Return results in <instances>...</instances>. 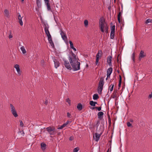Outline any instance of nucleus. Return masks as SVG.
Listing matches in <instances>:
<instances>
[{
  "label": "nucleus",
  "instance_id": "nucleus-1",
  "mask_svg": "<svg viewBox=\"0 0 152 152\" xmlns=\"http://www.w3.org/2000/svg\"><path fill=\"white\" fill-rule=\"evenodd\" d=\"M78 58L75 55L72 53V55L69 56L68 59L72 66L73 71H76L80 69V63L78 61Z\"/></svg>",
  "mask_w": 152,
  "mask_h": 152
},
{
  "label": "nucleus",
  "instance_id": "nucleus-2",
  "mask_svg": "<svg viewBox=\"0 0 152 152\" xmlns=\"http://www.w3.org/2000/svg\"><path fill=\"white\" fill-rule=\"evenodd\" d=\"M99 24L100 29L102 32H105L107 34L108 33V27L103 17H102L100 18Z\"/></svg>",
  "mask_w": 152,
  "mask_h": 152
},
{
  "label": "nucleus",
  "instance_id": "nucleus-3",
  "mask_svg": "<svg viewBox=\"0 0 152 152\" xmlns=\"http://www.w3.org/2000/svg\"><path fill=\"white\" fill-rule=\"evenodd\" d=\"M11 111L13 115L15 118L18 116V115L14 106L12 104H10Z\"/></svg>",
  "mask_w": 152,
  "mask_h": 152
},
{
  "label": "nucleus",
  "instance_id": "nucleus-4",
  "mask_svg": "<svg viewBox=\"0 0 152 152\" xmlns=\"http://www.w3.org/2000/svg\"><path fill=\"white\" fill-rule=\"evenodd\" d=\"M44 30L45 31V33L47 35L48 37H50L51 36L50 32L49 31V26L48 24L47 23H44Z\"/></svg>",
  "mask_w": 152,
  "mask_h": 152
},
{
  "label": "nucleus",
  "instance_id": "nucleus-5",
  "mask_svg": "<svg viewBox=\"0 0 152 152\" xmlns=\"http://www.w3.org/2000/svg\"><path fill=\"white\" fill-rule=\"evenodd\" d=\"M102 52L101 50L98 51V53L96 56V65H97L99 63V60L102 56Z\"/></svg>",
  "mask_w": 152,
  "mask_h": 152
},
{
  "label": "nucleus",
  "instance_id": "nucleus-6",
  "mask_svg": "<svg viewBox=\"0 0 152 152\" xmlns=\"http://www.w3.org/2000/svg\"><path fill=\"white\" fill-rule=\"evenodd\" d=\"M46 129L50 135H53L55 134V129L54 127H51L49 126L47 127Z\"/></svg>",
  "mask_w": 152,
  "mask_h": 152
},
{
  "label": "nucleus",
  "instance_id": "nucleus-7",
  "mask_svg": "<svg viewBox=\"0 0 152 152\" xmlns=\"http://www.w3.org/2000/svg\"><path fill=\"white\" fill-rule=\"evenodd\" d=\"M64 61V65L65 67L68 69L71 70L72 69V67L70 64L69 63L68 61H66L64 59H63Z\"/></svg>",
  "mask_w": 152,
  "mask_h": 152
},
{
  "label": "nucleus",
  "instance_id": "nucleus-8",
  "mask_svg": "<svg viewBox=\"0 0 152 152\" xmlns=\"http://www.w3.org/2000/svg\"><path fill=\"white\" fill-rule=\"evenodd\" d=\"M60 34L61 37L65 42H67V37L64 32L61 30Z\"/></svg>",
  "mask_w": 152,
  "mask_h": 152
},
{
  "label": "nucleus",
  "instance_id": "nucleus-9",
  "mask_svg": "<svg viewBox=\"0 0 152 152\" xmlns=\"http://www.w3.org/2000/svg\"><path fill=\"white\" fill-rule=\"evenodd\" d=\"M104 79L103 77H101L100 80V81L99 83V87L103 88L104 85Z\"/></svg>",
  "mask_w": 152,
  "mask_h": 152
},
{
  "label": "nucleus",
  "instance_id": "nucleus-10",
  "mask_svg": "<svg viewBox=\"0 0 152 152\" xmlns=\"http://www.w3.org/2000/svg\"><path fill=\"white\" fill-rule=\"evenodd\" d=\"M53 62H54L55 67L56 68H57L59 67L60 65V63L59 61L56 59H55L53 60Z\"/></svg>",
  "mask_w": 152,
  "mask_h": 152
},
{
  "label": "nucleus",
  "instance_id": "nucleus-11",
  "mask_svg": "<svg viewBox=\"0 0 152 152\" xmlns=\"http://www.w3.org/2000/svg\"><path fill=\"white\" fill-rule=\"evenodd\" d=\"M14 67L16 69L18 75H20L21 74V72L20 69L19 65L16 64L15 65Z\"/></svg>",
  "mask_w": 152,
  "mask_h": 152
},
{
  "label": "nucleus",
  "instance_id": "nucleus-12",
  "mask_svg": "<svg viewBox=\"0 0 152 152\" xmlns=\"http://www.w3.org/2000/svg\"><path fill=\"white\" fill-rule=\"evenodd\" d=\"M112 58V56H108L107 58V62L110 66H112L111 63Z\"/></svg>",
  "mask_w": 152,
  "mask_h": 152
},
{
  "label": "nucleus",
  "instance_id": "nucleus-13",
  "mask_svg": "<svg viewBox=\"0 0 152 152\" xmlns=\"http://www.w3.org/2000/svg\"><path fill=\"white\" fill-rule=\"evenodd\" d=\"M113 71V68L112 67H110L108 68L107 71V77H110V75L112 73Z\"/></svg>",
  "mask_w": 152,
  "mask_h": 152
},
{
  "label": "nucleus",
  "instance_id": "nucleus-14",
  "mask_svg": "<svg viewBox=\"0 0 152 152\" xmlns=\"http://www.w3.org/2000/svg\"><path fill=\"white\" fill-rule=\"evenodd\" d=\"M145 56V55L144 54V51L143 50H141L139 55V60H141L142 58H144Z\"/></svg>",
  "mask_w": 152,
  "mask_h": 152
},
{
  "label": "nucleus",
  "instance_id": "nucleus-15",
  "mask_svg": "<svg viewBox=\"0 0 152 152\" xmlns=\"http://www.w3.org/2000/svg\"><path fill=\"white\" fill-rule=\"evenodd\" d=\"M95 141L96 142H97L99 140L102 133L98 134L97 133H95Z\"/></svg>",
  "mask_w": 152,
  "mask_h": 152
},
{
  "label": "nucleus",
  "instance_id": "nucleus-16",
  "mask_svg": "<svg viewBox=\"0 0 152 152\" xmlns=\"http://www.w3.org/2000/svg\"><path fill=\"white\" fill-rule=\"evenodd\" d=\"M22 18L23 17H21V15L20 14L18 15V19L19 20V23L21 26H23V21L22 20Z\"/></svg>",
  "mask_w": 152,
  "mask_h": 152
},
{
  "label": "nucleus",
  "instance_id": "nucleus-17",
  "mask_svg": "<svg viewBox=\"0 0 152 152\" xmlns=\"http://www.w3.org/2000/svg\"><path fill=\"white\" fill-rule=\"evenodd\" d=\"M103 115L104 113L100 111L98 113L97 115L98 118L102 119L103 118Z\"/></svg>",
  "mask_w": 152,
  "mask_h": 152
},
{
  "label": "nucleus",
  "instance_id": "nucleus-18",
  "mask_svg": "<svg viewBox=\"0 0 152 152\" xmlns=\"http://www.w3.org/2000/svg\"><path fill=\"white\" fill-rule=\"evenodd\" d=\"M4 15L7 18H9L10 17L9 12L8 10L5 9L4 11Z\"/></svg>",
  "mask_w": 152,
  "mask_h": 152
},
{
  "label": "nucleus",
  "instance_id": "nucleus-19",
  "mask_svg": "<svg viewBox=\"0 0 152 152\" xmlns=\"http://www.w3.org/2000/svg\"><path fill=\"white\" fill-rule=\"evenodd\" d=\"M69 121H67L66 123H64L62 125H61L60 127L58 128L59 129H62L64 127H65L69 123Z\"/></svg>",
  "mask_w": 152,
  "mask_h": 152
},
{
  "label": "nucleus",
  "instance_id": "nucleus-20",
  "mask_svg": "<svg viewBox=\"0 0 152 152\" xmlns=\"http://www.w3.org/2000/svg\"><path fill=\"white\" fill-rule=\"evenodd\" d=\"M41 148L42 150H45L46 148V145L44 142H42L41 144Z\"/></svg>",
  "mask_w": 152,
  "mask_h": 152
},
{
  "label": "nucleus",
  "instance_id": "nucleus-21",
  "mask_svg": "<svg viewBox=\"0 0 152 152\" xmlns=\"http://www.w3.org/2000/svg\"><path fill=\"white\" fill-rule=\"evenodd\" d=\"M122 12V9L121 10V12H120L118 13V22L120 23H121V20L120 17L121 16Z\"/></svg>",
  "mask_w": 152,
  "mask_h": 152
},
{
  "label": "nucleus",
  "instance_id": "nucleus-22",
  "mask_svg": "<svg viewBox=\"0 0 152 152\" xmlns=\"http://www.w3.org/2000/svg\"><path fill=\"white\" fill-rule=\"evenodd\" d=\"M36 3L38 8L41 7V3L40 0H36Z\"/></svg>",
  "mask_w": 152,
  "mask_h": 152
},
{
  "label": "nucleus",
  "instance_id": "nucleus-23",
  "mask_svg": "<svg viewBox=\"0 0 152 152\" xmlns=\"http://www.w3.org/2000/svg\"><path fill=\"white\" fill-rule=\"evenodd\" d=\"M77 108L79 110H81L83 108V106L81 103H79L78 104L77 106Z\"/></svg>",
  "mask_w": 152,
  "mask_h": 152
},
{
  "label": "nucleus",
  "instance_id": "nucleus-24",
  "mask_svg": "<svg viewBox=\"0 0 152 152\" xmlns=\"http://www.w3.org/2000/svg\"><path fill=\"white\" fill-rule=\"evenodd\" d=\"M45 4L46 5L47 7V8L48 11H50L51 10L49 2H47L45 3Z\"/></svg>",
  "mask_w": 152,
  "mask_h": 152
},
{
  "label": "nucleus",
  "instance_id": "nucleus-25",
  "mask_svg": "<svg viewBox=\"0 0 152 152\" xmlns=\"http://www.w3.org/2000/svg\"><path fill=\"white\" fill-rule=\"evenodd\" d=\"M99 98L98 95L97 94H94L93 96V99L94 100H97Z\"/></svg>",
  "mask_w": 152,
  "mask_h": 152
},
{
  "label": "nucleus",
  "instance_id": "nucleus-26",
  "mask_svg": "<svg viewBox=\"0 0 152 152\" xmlns=\"http://www.w3.org/2000/svg\"><path fill=\"white\" fill-rule=\"evenodd\" d=\"M20 50L22 51V53L23 54H25L26 53V50L24 46L21 47L20 48Z\"/></svg>",
  "mask_w": 152,
  "mask_h": 152
},
{
  "label": "nucleus",
  "instance_id": "nucleus-27",
  "mask_svg": "<svg viewBox=\"0 0 152 152\" xmlns=\"http://www.w3.org/2000/svg\"><path fill=\"white\" fill-rule=\"evenodd\" d=\"M103 89V88L100 87H98L97 88L98 92L99 94H100L102 93V91Z\"/></svg>",
  "mask_w": 152,
  "mask_h": 152
},
{
  "label": "nucleus",
  "instance_id": "nucleus-28",
  "mask_svg": "<svg viewBox=\"0 0 152 152\" xmlns=\"http://www.w3.org/2000/svg\"><path fill=\"white\" fill-rule=\"evenodd\" d=\"M115 36V32H111L110 37V39H113Z\"/></svg>",
  "mask_w": 152,
  "mask_h": 152
},
{
  "label": "nucleus",
  "instance_id": "nucleus-29",
  "mask_svg": "<svg viewBox=\"0 0 152 152\" xmlns=\"http://www.w3.org/2000/svg\"><path fill=\"white\" fill-rule=\"evenodd\" d=\"M121 75H119V83L118 84V86L119 87H121Z\"/></svg>",
  "mask_w": 152,
  "mask_h": 152
},
{
  "label": "nucleus",
  "instance_id": "nucleus-30",
  "mask_svg": "<svg viewBox=\"0 0 152 152\" xmlns=\"http://www.w3.org/2000/svg\"><path fill=\"white\" fill-rule=\"evenodd\" d=\"M114 86V84H111L110 86V88H109V90H110V91L111 92H112L113 90Z\"/></svg>",
  "mask_w": 152,
  "mask_h": 152
},
{
  "label": "nucleus",
  "instance_id": "nucleus-31",
  "mask_svg": "<svg viewBox=\"0 0 152 152\" xmlns=\"http://www.w3.org/2000/svg\"><path fill=\"white\" fill-rule=\"evenodd\" d=\"M101 108L102 107H101V106L99 107H93L92 108H91V109H96L98 111H100L101 110Z\"/></svg>",
  "mask_w": 152,
  "mask_h": 152
},
{
  "label": "nucleus",
  "instance_id": "nucleus-32",
  "mask_svg": "<svg viewBox=\"0 0 152 152\" xmlns=\"http://www.w3.org/2000/svg\"><path fill=\"white\" fill-rule=\"evenodd\" d=\"M149 23H152V19L150 18H148L147 19L145 22L146 24H148Z\"/></svg>",
  "mask_w": 152,
  "mask_h": 152
},
{
  "label": "nucleus",
  "instance_id": "nucleus-33",
  "mask_svg": "<svg viewBox=\"0 0 152 152\" xmlns=\"http://www.w3.org/2000/svg\"><path fill=\"white\" fill-rule=\"evenodd\" d=\"M116 91H114L113 92V96H112V98L113 99H114L115 98L116 96H117V94H116Z\"/></svg>",
  "mask_w": 152,
  "mask_h": 152
},
{
  "label": "nucleus",
  "instance_id": "nucleus-34",
  "mask_svg": "<svg viewBox=\"0 0 152 152\" xmlns=\"http://www.w3.org/2000/svg\"><path fill=\"white\" fill-rule=\"evenodd\" d=\"M84 24L86 27H87L88 25V21L87 20H86L84 21Z\"/></svg>",
  "mask_w": 152,
  "mask_h": 152
},
{
  "label": "nucleus",
  "instance_id": "nucleus-35",
  "mask_svg": "<svg viewBox=\"0 0 152 152\" xmlns=\"http://www.w3.org/2000/svg\"><path fill=\"white\" fill-rule=\"evenodd\" d=\"M111 32H115V26L113 25L111 27Z\"/></svg>",
  "mask_w": 152,
  "mask_h": 152
},
{
  "label": "nucleus",
  "instance_id": "nucleus-36",
  "mask_svg": "<svg viewBox=\"0 0 152 152\" xmlns=\"http://www.w3.org/2000/svg\"><path fill=\"white\" fill-rule=\"evenodd\" d=\"M48 39L49 41V43H51L52 42H53V41L52 39L51 36H50V37H48Z\"/></svg>",
  "mask_w": 152,
  "mask_h": 152
},
{
  "label": "nucleus",
  "instance_id": "nucleus-37",
  "mask_svg": "<svg viewBox=\"0 0 152 152\" xmlns=\"http://www.w3.org/2000/svg\"><path fill=\"white\" fill-rule=\"evenodd\" d=\"M79 148L78 147H76L73 149V152H77L79 150Z\"/></svg>",
  "mask_w": 152,
  "mask_h": 152
},
{
  "label": "nucleus",
  "instance_id": "nucleus-38",
  "mask_svg": "<svg viewBox=\"0 0 152 152\" xmlns=\"http://www.w3.org/2000/svg\"><path fill=\"white\" fill-rule=\"evenodd\" d=\"M90 104L93 106H95V104H94V101H91L90 102Z\"/></svg>",
  "mask_w": 152,
  "mask_h": 152
},
{
  "label": "nucleus",
  "instance_id": "nucleus-39",
  "mask_svg": "<svg viewBox=\"0 0 152 152\" xmlns=\"http://www.w3.org/2000/svg\"><path fill=\"white\" fill-rule=\"evenodd\" d=\"M127 126L129 127H131L132 128L133 127V126L132 125V124L129 122H128L127 123Z\"/></svg>",
  "mask_w": 152,
  "mask_h": 152
},
{
  "label": "nucleus",
  "instance_id": "nucleus-40",
  "mask_svg": "<svg viewBox=\"0 0 152 152\" xmlns=\"http://www.w3.org/2000/svg\"><path fill=\"white\" fill-rule=\"evenodd\" d=\"M66 100V102L68 103L69 105H70L71 104V101L69 99V98H67Z\"/></svg>",
  "mask_w": 152,
  "mask_h": 152
},
{
  "label": "nucleus",
  "instance_id": "nucleus-41",
  "mask_svg": "<svg viewBox=\"0 0 152 152\" xmlns=\"http://www.w3.org/2000/svg\"><path fill=\"white\" fill-rule=\"evenodd\" d=\"M134 57H135V54L134 53H133L132 56V59L133 60L134 62Z\"/></svg>",
  "mask_w": 152,
  "mask_h": 152
},
{
  "label": "nucleus",
  "instance_id": "nucleus-42",
  "mask_svg": "<svg viewBox=\"0 0 152 152\" xmlns=\"http://www.w3.org/2000/svg\"><path fill=\"white\" fill-rule=\"evenodd\" d=\"M69 42L70 43V48L71 47H72V46H73V44L71 41H70V40L69 41Z\"/></svg>",
  "mask_w": 152,
  "mask_h": 152
},
{
  "label": "nucleus",
  "instance_id": "nucleus-43",
  "mask_svg": "<svg viewBox=\"0 0 152 152\" xmlns=\"http://www.w3.org/2000/svg\"><path fill=\"white\" fill-rule=\"evenodd\" d=\"M67 117H68L69 118H71V115L69 112L67 113Z\"/></svg>",
  "mask_w": 152,
  "mask_h": 152
},
{
  "label": "nucleus",
  "instance_id": "nucleus-44",
  "mask_svg": "<svg viewBox=\"0 0 152 152\" xmlns=\"http://www.w3.org/2000/svg\"><path fill=\"white\" fill-rule=\"evenodd\" d=\"M20 125L22 127L23 126V124L22 121H20Z\"/></svg>",
  "mask_w": 152,
  "mask_h": 152
},
{
  "label": "nucleus",
  "instance_id": "nucleus-45",
  "mask_svg": "<svg viewBox=\"0 0 152 152\" xmlns=\"http://www.w3.org/2000/svg\"><path fill=\"white\" fill-rule=\"evenodd\" d=\"M74 138L73 136H71L69 138V140L72 141L74 140Z\"/></svg>",
  "mask_w": 152,
  "mask_h": 152
},
{
  "label": "nucleus",
  "instance_id": "nucleus-46",
  "mask_svg": "<svg viewBox=\"0 0 152 152\" xmlns=\"http://www.w3.org/2000/svg\"><path fill=\"white\" fill-rule=\"evenodd\" d=\"M148 98L151 99L152 98V91L151 92V94H150L148 96Z\"/></svg>",
  "mask_w": 152,
  "mask_h": 152
},
{
  "label": "nucleus",
  "instance_id": "nucleus-47",
  "mask_svg": "<svg viewBox=\"0 0 152 152\" xmlns=\"http://www.w3.org/2000/svg\"><path fill=\"white\" fill-rule=\"evenodd\" d=\"M12 36L11 34V33H10V34H9V39L12 38Z\"/></svg>",
  "mask_w": 152,
  "mask_h": 152
},
{
  "label": "nucleus",
  "instance_id": "nucleus-48",
  "mask_svg": "<svg viewBox=\"0 0 152 152\" xmlns=\"http://www.w3.org/2000/svg\"><path fill=\"white\" fill-rule=\"evenodd\" d=\"M50 44L52 47L53 48L54 47V45L53 42H52L51 43H50Z\"/></svg>",
  "mask_w": 152,
  "mask_h": 152
},
{
  "label": "nucleus",
  "instance_id": "nucleus-49",
  "mask_svg": "<svg viewBox=\"0 0 152 152\" xmlns=\"http://www.w3.org/2000/svg\"><path fill=\"white\" fill-rule=\"evenodd\" d=\"M48 101L47 100H46L44 102V104H45V105H47L48 103Z\"/></svg>",
  "mask_w": 152,
  "mask_h": 152
},
{
  "label": "nucleus",
  "instance_id": "nucleus-50",
  "mask_svg": "<svg viewBox=\"0 0 152 152\" xmlns=\"http://www.w3.org/2000/svg\"><path fill=\"white\" fill-rule=\"evenodd\" d=\"M41 63L42 64H43L44 63V60H42L41 61Z\"/></svg>",
  "mask_w": 152,
  "mask_h": 152
},
{
  "label": "nucleus",
  "instance_id": "nucleus-51",
  "mask_svg": "<svg viewBox=\"0 0 152 152\" xmlns=\"http://www.w3.org/2000/svg\"><path fill=\"white\" fill-rule=\"evenodd\" d=\"M45 1V2H49V0H44Z\"/></svg>",
  "mask_w": 152,
  "mask_h": 152
},
{
  "label": "nucleus",
  "instance_id": "nucleus-52",
  "mask_svg": "<svg viewBox=\"0 0 152 152\" xmlns=\"http://www.w3.org/2000/svg\"><path fill=\"white\" fill-rule=\"evenodd\" d=\"M130 122H133V120L132 119H130Z\"/></svg>",
  "mask_w": 152,
  "mask_h": 152
},
{
  "label": "nucleus",
  "instance_id": "nucleus-53",
  "mask_svg": "<svg viewBox=\"0 0 152 152\" xmlns=\"http://www.w3.org/2000/svg\"><path fill=\"white\" fill-rule=\"evenodd\" d=\"M74 51H76V49L74 47L72 49Z\"/></svg>",
  "mask_w": 152,
  "mask_h": 152
},
{
  "label": "nucleus",
  "instance_id": "nucleus-54",
  "mask_svg": "<svg viewBox=\"0 0 152 152\" xmlns=\"http://www.w3.org/2000/svg\"><path fill=\"white\" fill-rule=\"evenodd\" d=\"M94 104H95V105H96V104H97V102H94Z\"/></svg>",
  "mask_w": 152,
  "mask_h": 152
},
{
  "label": "nucleus",
  "instance_id": "nucleus-55",
  "mask_svg": "<svg viewBox=\"0 0 152 152\" xmlns=\"http://www.w3.org/2000/svg\"><path fill=\"white\" fill-rule=\"evenodd\" d=\"M109 77H107V78H106V80H107V79H108V78H109Z\"/></svg>",
  "mask_w": 152,
  "mask_h": 152
},
{
  "label": "nucleus",
  "instance_id": "nucleus-56",
  "mask_svg": "<svg viewBox=\"0 0 152 152\" xmlns=\"http://www.w3.org/2000/svg\"><path fill=\"white\" fill-rule=\"evenodd\" d=\"M74 48V46H73L72 47H71L70 48H72V49H73V48Z\"/></svg>",
  "mask_w": 152,
  "mask_h": 152
},
{
  "label": "nucleus",
  "instance_id": "nucleus-57",
  "mask_svg": "<svg viewBox=\"0 0 152 152\" xmlns=\"http://www.w3.org/2000/svg\"><path fill=\"white\" fill-rule=\"evenodd\" d=\"M109 149H108L107 152H109Z\"/></svg>",
  "mask_w": 152,
  "mask_h": 152
},
{
  "label": "nucleus",
  "instance_id": "nucleus-58",
  "mask_svg": "<svg viewBox=\"0 0 152 152\" xmlns=\"http://www.w3.org/2000/svg\"><path fill=\"white\" fill-rule=\"evenodd\" d=\"M22 2H23L24 0H21Z\"/></svg>",
  "mask_w": 152,
  "mask_h": 152
},
{
  "label": "nucleus",
  "instance_id": "nucleus-59",
  "mask_svg": "<svg viewBox=\"0 0 152 152\" xmlns=\"http://www.w3.org/2000/svg\"><path fill=\"white\" fill-rule=\"evenodd\" d=\"M119 10H120V7L119 8Z\"/></svg>",
  "mask_w": 152,
  "mask_h": 152
}]
</instances>
